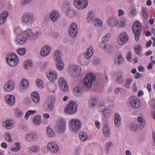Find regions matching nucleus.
<instances>
[{
	"label": "nucleus",
	"mask_w": 155,
	"mask_h": 155,
	"mask_svg": "<svg viewBox=\"0 0 155 155\" xmlns=\"http://www.w3.org/2000/svg\"><path fill=\"white\" fill-rule=\"evenodd\" d=\"M97 103V101L94 99H91L89 102V107L90 108H93L94 107Z\"/></svg>",
	"instance_id": "nucleus-48"
},
{
	"label": "nucleus",
	"mask_w": 155,
	"mask_h": 155,
	"mask_svg": "<svg viewBox=\"0 0 155 155\" xmlns=\"http://www.w3.org/2000/svg\"><path fill=\"white\" fill-rule=\"evenodd\" d=\"M96 19L94 13L91 11L88 13L86 18V21L88 23H93Z\"/></svg>",
	"instance_id": "nucleus-22"
},
{
	"label": "nucleus",
	"mask_w": 155,
	"mask_h": 155,
	"mask_svg": "<svg viewBox=\"0 0 155 155\" xmlns=\"http://www.w3.org/2000/svg\"><path fill=\"white\" fill-rule=\"evenodd\" d=\"M61 52L59 50H56L54 53V57L56 61L61 60Z\"/></svg>",
	"instance_id": "nucleus-32"
},
{
	"label": "nucleus",
	"mask_w": 155,
	"mask_h": 155,
	"mask_svg": "<svg viewBox=\"0 0 155 155\" xmlns=\"http://www.w3.org/2000/svg\"><path fill=\"white\" fill-rule=\"evenodd\" d=\"M30 149L31 151L34 152H36L39 150V147L38 146H34L31 147Z\"/></svg>",
	"instance_id": "nucleus-60"
},
{
	"label": "nucleus",
	"mask_w": 155,
	"mask_h": 155,
	"mask_svg": "<svg viewBox=\"0 0 155 155\" xmlns=\"http://www.w3.org/2000/svg\"><path fill=\"white\" fill-rule=\"evenodd\" d=\"M132 81V80L131 79L129 78L127 79L125 82V85H124V86L127 88H129L130 83Z\"/></svg>",
	"instance_id": "nucleus-58"
},
{
	"label": "nucleus",
	"mask_w": 155,
	"mask_h": 155,
	"mask_svg": "<svg viewBox=\"0 0 155 155\" xmlns=\"http://www.w3.org/2000/svg\"><path fill=\"white\" fill-rule=\"evenodd\" d=\"M15 144L16 146L15 147H12L11 148V150L12 151L17 152L20 149V143L19 142L15 143Z\"/></svg>",
	"instance_id": "nucleus-49"
},
{
	"label": "nucleus",
	"mask_w": 155,
	"mask_h": 155,
	"mask_svg": "<svg viewBox=\"0 0 155 155\" xmlns=\"http://www.w3.org/2000/svg\"><path fill=\"white\" fill-rule=\"evenodd\" d=\"M61 7L62 9L66 12L71 8V5L68 1H66L63 3Z\"/></svg>",
	"instance_id": "nucleus-30"
},
{
	"label": "nucleus",
	"mask_w": 155,
	"mask_h": 155,
	"mask_svg": "<svg viewBox=\"0 0 155 155\" xmlns=\"http://www.w3.org/2000/svg\"><path fill=\"white\" fill-rule=\"evenodd\" d=\"M139 27L140 28H142L141 24L140 22L138 21H136L133 24L132 27L133 31H134L135 28L137 27Z\"/></svg>",
	"instance_id": "nucleus-51"
},
{
	"label": "nucleus",
	"mask_w": 155,
	"mask_h": 155,
	"mask_svg": "<svg viewBox=\"0 0 155 155\" xmlns=\"http://www.w3.org/2000/svg\"><path fill=\"white\" fill-rule=\"evenodd\" d=\"M150 104L153 107V118L155 119V100H152L150 102Z\"/></svg>",
	"instance_id": "nucleus-55"
},
{
	"label": "nucleus",
	"mask_w": 155,
	"mask_h": 155,
	"mask_svg": "<svg viewBox=\"0 0 155 155\" xmlns=\"http://www.w3.org/2000/svg\"><path fill=\"white\" fill-rule=\"evenodd\" d=\"M34 20V15L31 13L27 12L22 15L21 20L22 23L29 24L32 22Z\"/></svg>",
	"instance_id": "nucleus-6"
},
{
	"label": "nucleus",
	"mask_w": 155,
	"mask_h": 155,
	"mask_svg": "<svg viewBox=\"0 0 155 155\" xmlns=\"http://www.w3.org/2000/svg\"><path fill=\"white\" fill-rule=\"evenodd\" d=\"M93 49L92 47H90L84 54V57L87 59L90 58L93 54Z\"/></svg>",
	"instance_id": "nucleus-27"
},
{
	"label": "nucleus",
	"mask_w": 155,
	"mask_h": 155,
	"mask_svg": "<svg viewBox=\"0 0 155 155\" xmlns=\"http://www.w3.org/2000/svg\"><path fill=\"white\" fill-rule=\"evenodd\" d=\"M86 58L85 57H84L83 55H81L78 58V60L81 63L84 64L85 63Z\"/></svg>",
	"instance_id": "nucleus-63"
},
{
	"label": "nucleus",
	"mask_w": 155,
	"mask_h": 155,
	"mask_svg": "<svg viewBox=\"0 0 155 155\" xmlns=\"http://www.w3.org/2000/svg\"><path fill=\"white\" fill-rule=\"evenodd\" d=\"M3 125L5 128L10 129L14 125V121L11 120H7L3 123Z\"/></svg>",
	"instance_id": "nucleus-23"
},
{
	"label": "nucleus",
	"mask_w": 155,
	"mask_h": 155,
	"mask_svg": "<svg viewBox=\"0 0 155 155\" xmlns=\"http://www.w3.org/2000/svg\"><path fill=\"white\" fill-rule=\"evenodd\" d=\"M36 113V111L35 110H30L27 111L25 115V119H27L30 115L34 114Z\"/></svg>",
	"instance_id": "nucleus-46"
},
{
	"label": "nucleus",
	"mask_w": 155,
	"mask_h": 155,
	"mask_svg": "<svg viewBox=\"0 0 155 155\" xmlns=\"http://www.w3.org/2000/svg\"><path fill=\"white\" fill-rule=\"evenodd\" d=\"M29 82L26 79H23L21 82V85L24 88H26L28 86Z\"/></svg>",
	"instance_id": "nucleus-45"
},
{
	"label": "nucleus",
	"mask_w": 155,
	"mask_h": 155,
	"mask_svg": "<svg viewBox=\"0 0 155 155\" xmlns=\"http://www.w3.org/2000/svg\"><path fill=\"white\" fill-rule=\"evenodd\" d=\"M68 32L70 36L72 38H74L78 35V29L77 26L75 22H73L71 25Z\"/></svg>",
	"instance_id": "nucleus-8"
},
{
	"label": "nucleus",
	"mask_w": 155,
	"mask_h": 155,
	"mask_svg": "<svg viewBox=\"0 0 155 155\" xmlns=\"http://www.w3.org/2000/svg\"><path fill=\"white\" fill-rule=\"evenodd\" d=\"M7 61L8 65L12 67L16 66L19 62V60L16 54L12 53L7 58Z\"/></svg>",
	"instance_id": "nucleus-4"
},
{
	"label": "nucleus",
	"mask_w": 155,
	"mask_h": 155,
	"mask_svg": "<svg viewBox=\"0 0 155 155\" xmlns=\"http://www.w3.org/2000/svg\"><path fill=\"white\" fill-rule=\"evenodd\" d=\"M70 127L73 132L78 131L81 126V121L78 119H74L70 121Z\"/></svg>",
	"instance_id": "nucleus-3"
},
{
	"label": "nucleus",
	"mask_w": 155,
	"mask_h": 155,
	"mask_svg": "<svg viewBox=\"0 0 155 155\" xmlns=\"http://www.w3.org/2000/svg\"><path fill=\"white\" fill-rule=\"evenodd\" d=\"M130 128L132 131H135L138 128L140 129V125L137 123H132L130 125Z\"/></svg>",
	"instance_id": "nucleus-38"
},
{
	"label": "nucleus",
	"mask_w": 155,
	"mask_h": 155,
	"mask_svg": "<svg viewBox=\"0 0 155 155\" xmlns=\"http://www.w3.org/2000/svg\"><path fill=\"white\" fill-rule=\"evenodd\" d=\"M81 69V68L79 66L72 65L68 68L69 73L71 76L76 77L79 75Z\"/></svg>",
	"instance_id": "nucleus-5"
},
{
	"label": "nucleus",
	"mask_w": 155,
	"mask_h": 155,
	"mask_svg": "<svg viewBox=\"0 0 155 155\" xmlns=\"http://www.w3.org/2000/svg\"><path fill=\"white\" fill-rule=\"evenodd\" d=\"M94 25L96 26H100L102 25V22L101 21L98 19H96L93 22Z\"/></svg>",
	"instance_id": "nucleus-53"
},
{
	"label": "nucleus",
	"mask_w": 155,
	"mask_h": 155,
	"mask_svg": "<svg viewBox=\"0 0 155 155\" xmlns=\"http://www.w3.org/2000/svg\"><path fill=\"white\" fill-rule=\"evenodd\" d=\"M132 107L134 108H137L139 107L140 104L139 100L138 99H134L130 101Z\"/></svg>",
	"instance_id": "nucleus-25"
},
{
	"label": "nucleus",
	"mask_w": 155,
	"mask_h": 155,
	"mask_svg": "<svg viewBox=\"0 0 155 155\" xmlns=\"http://www.w3.org/2000/svg\"><path fill=\"white\" fill-rule=\"evenodd\" d=\"M26 41V38L22 34L18 35L16 36V41L17 44L19 45H22L24 44Z\"/></svg>",
	"instance_id": "nucleus-16"
},
{
	"label": "nucleus",
	"mask_w": 155,
	"mask_h": 155,
	"mask_svg": "<svg viewBox=\"0 0 155 155\" xmlns=\"http://www.w3.org/2000/svg\"><path fill=\"white\" fill-rule=\"evenodd\" d=\"M142 14L144 18L145 19H147V9L145 7H143L142 8Z\"/></svg>",
	"instance_id": "nucleus-54"
},
{
	"label": "nucleus",
	"mask_w": 155,
	"mask_h": 155,
	"mask_svg": "<svg viewBox=\"0 0 155 155\" xmlns=\"http://www.w3.org/2000/svg\"><path fill=\"white\" fill-rule=\"evenodd\" d=\"M79 137L81 139L82 141H85L87 138L86 134L82 132H81L79 134Z\"/></svg>",
	"instance_id": "nucleus-47"
},
{
	"label": "nucleus",
	"mask_w": 155,
	"mask_h": 155,
	"mask_svg": "<svg viewBox=\"0 0 155 155\" xmlns=\"http://www.w3.org/2000/svg\"><path fill=\"white\" fill-rule=\"evenodd\" d=\"M113 145L112 143L110 141H109L106 143L105 146V150L107 154L109 153L110 149Z\"/></svg>",
	"instance_id": "nucleus-43"
},
{
	"label": "nucleus",
	"mask_w": 155,
	"mask_h": 155,
	"mask_svg": "<svg viewBox=\"0 0 155 155\" xmlns=\"http://www.w3.org/2000/svg\"><path fill=\"white\" fill-rule=\"evenodd\" d=\"M5 100L7 103L10 106H13L15 104V97L13 95H7L5 97Z\"/></svg>",
	"instance_id": "nucleus-20"
},
{
	"label": "nucleus",
	"mask_w": 155,
	"mask_h": 155,
	"mask_svg": "<svg viewBox=\"0 0 155 155\" xmlns=\"http://www.w3.org/2000/svg\"><path fill=\"white\" fill-rule=\"evenodd\" d=\"M15 114L16 117H20L22 115V113L21 110L18 109H16L15 111Z\"/></svg>",
	"instance_id": "nucleus-61"
},
{
	"label": "nucleus",
	"mask_w": 155,
	"mask_h": 155,
	"mask_svg": "<svg viewBox=\"0 0 155 155\" xmlns=\"http://www.w3.org/2000/svg\"><path fill=\"white\" fill-rule=\"evenodd\" d=\"M32 99L33 101L37 103L40 101V97L39 94L36 91L32 93L31 94Z\"/></svg>",
	"instance_id": "nucleus-28"
},
{
	"label": "nucleus",
	"mask_w": 155,
	"mask_h": 155,
	"mask_svg": "<svg viewBox=\"0 0 155 155\" xmlns=\"http://www.w3.org/2000/svg\"><path fill=\"white\" fill-rule=\"evenodd\" d=\"M25 140L29 141H33L36 140L38 139V137L36 134H28L25 137Z\"/></svg>",
	"instance_id": "nucleus-24"
},
{
	"label": "nucleus",
	"mask_w": 155,
	"mask_h": 155,
	"mask_svg": "<svg viewBox=\"0 0 155 155\" xmlns=\"http://www.w3.org/2000/svg\"><path fill=\"white\" fill-rule=\"evenodd\" d=\"M82 88L81 87H76L74 88V93L75 95L79 96L82 93Z\"/></svg>",
	"instance_id": "nucleus-39"
},
{
	"label": "nucleus",
	"mask_w": 155,
	"mask_h": 155,
	"mask_svg": "<svg viewBox=\"0 0 155 155\" xmlns=\"http://www.w3.org/2000/svg\"><path fill=\"white\" fill-rule=\"evenodd\" d=\"M137 120L139 123L137 124L140 125V129L143 128L145 125L143 117L142 116L138 117L137 118Z\"/></svg>",
	"instance_id": "nucleus-31"
},
{
	"label": "nucleus",
	"mask_w": 155,
	"mask_h": 155,
	"mask_svg": "<svg viewBox=\"0 0 155 155\" xmlns=\"http://www.w3.org/2000/svg\"><path fill=\"white\" fill-rule=\"evenodd\" d=\"M42 81L40 79H38L36 81V84L38 87L40 88L43 87Z\"/></svg>",
	"instance_id": "nucleus-57"
},
{
	"label": "nucleus",
	"mask_w": 155,
	"mask_h": 155,
	"mask_svg": "<svg viewBox=\"0 0 155 155\" xmlns=\"http://www.w3.org/2000/svg\"><path fill=\"white\" fill-rule=\"evenodd\" d=\"M17 52L21 55H24L26 53V49L25 48H20L17 50Z\"/></svg>",
	"instance_id": "nucleus-52"
},
{
	"label": "nucleus",
	"mask_w": 155,
	"mask_h": 155,
	"mask_svg": "<svg viewBox=\"0 0 155 155\" xmlns=\"http://www.w3.org/2000/svg\"><path fill=\"white\" fill-rule=\"evenodd\" d=\"M15 83L12 80H9L4 86V88L6 91L9 92L14 88Z\"/></svg>",
	"instance_id": "nucleus-14"
},
{
	"label": "nucleus",
	"mask_w": 155,
	"mask_h": 155,
	"mask_svg": "<svg viewBox=\"0 0 155 155\" xmlns=\"http://www.w3.org/2000/svg\"><path fill=\"white\" fill-rule=\"evenodd\" d=\"M110 37V34H108L106 36L104 37L102 39V42L104 43L108 41Z\"/></svg>",
	"instance_id": "nucleus-62"
},
{
	"label": "nucleus",
	"mask_w": 155,
	"mask_h": 155,
	"mask_svg": "<svg viewBox=\"0 0 155 155\" xmlns=\"http://www.w3.org/2000/svg\"><path fill=\"white\" fill-rule=\"evenodd\" d=\"M141 28H140L139 27L135 28L134 31H133V33L135 34V39L136 41H138L139 40V38L140 36L141 32Z\"/></svg>",
	"instance_id": "nucleus-29"
},
{
	"label": "nucleus",
	"mask_w": 155,
	"mask_h": 155,
	"mask_svg": "<svg viewBox=\"0 0 155 155\" xmlns=\"http://www.w3.org/2000/svg\"><path fill=\"white\" fill-rule=\"evenodd\" d=\"M77 110V104L75 102L72 101L66 107L64 112L66 114H72Z\"/></svg>",
	"instance_id": "nucleus-2"
},
{
	"label": "nucleus",
	"mask_w": 155,
	"mask_h": 155,
	"mask_svg": "<svg viewBox=\"0 0 155 155\" xmlns=\"http://www.w3.org/2000/svg\"><path fill=\"white\" fill-rule=\"evenodd\" d=\"M103 132L104 135L106 137H108L110 134V129L107 123L104 124L103 129Z\"/></svg>",
	"instance_id": "nucleus-26"
},
{
	"label": "nucleus",
	"mask_w": 155,
	"mask_h": 155,
	"mask_svg": "<svg viewBox=\"0 0 155 155\" xmlns=\"http://www.w3.org/2000/svg\"><path fill=\"white\" fill-rule=\"evenodd\" d=\"M56 66L59 71H61L64 68V64L62 60L56 61Z\"/></svg>",
	"instance_id": "nucleus-37"
},
{
	"label": "nucleus",
	"mask_w": 155,
	"mask_h": 155,
	"mask_svg": "<svg viewBox=\"0 0 155 155\" xmlns=\"http://www.w3.org/2000/svg\"><path fill=\"white\" fill-rule=\"evenodd\" d=\"M118 20L114 18H110L108 20V24L111 26L116 27L117 24H118Z\"/></svg>",
	"instance_id": "nucleus-33"
},
{
	"label": "nucleus",
	"mask_w": 155,
	"mask_h": 155,
	"mask_svg": "<svg viewBox=\"0 0 155 155\" xmlns=\"http://www.w3.org/2000/svg\"><path fill=\"white\" fill-rule=\"evenodd\" d=\"M128 39L127 34L125 32H123L118 36V43L120 45H123L127 43Z\"/></svg>",
	"instance_id": "nucleus-11"
},
{
	"label": "nucleus",
	"mask_w": 155,
	"mask_h": 155,
	"mask_svg": "<svg viewBox=\"0 0 155 155\" xmlns=\"http://www.w3.org/2000/svg\"><path fill=\"white\" fill-rule=\"evenodd\" d=\"M101 111L102 112L104 116L106 118H107L110 115V111L107 109L103 108Z\"/></svg>",
	"instance_id": "nucleus-42"
},
{
	"label": "nucleus",
	"mask_w": 155,
	"mask_h": 155,
	"mask_svg": "<svg viewBox=\"0 0 155 155\" xmlns=\"http://www.w3.org/2000/svg\"><path fill=\"white\" fill-rule=\"evenodd\" d=\"M114 123L115 125L117 127H119L120 125V118L117 114H114Z\"/></svg>",
	"instance_id": "nucleus-35"
},
{
	"label": "nucleus",
	"mask_w": 155,
	"mask_h": 155,
	"mask_svg": "<svg viewBox=\"0 0 155 155\" xmlns=\"http://www.w3.org/2000/svg\"><path fill=\"white\" fill-rule=\"evenodd\" d=\"M96 80L95 75L92 73L87 74L84 80V86L85 87L90 88L92 86V83Z\"/></svg>",
	"instance_id": "nucleus-1"
},
{
	"label": "nucleus",
	"mask_w": 155,
	"mask_h": 155,
	"mask_svg": "<svg viewBox=\"0 0 155 155\" xmlns=\"http://www.w3.org/2000/svg\"><path fill=\"white\" fill-rule=\"evenodd\" d=\"M47 147L52 153H54L57 152L59 149V146L55 142H54L48 143L47 144Z\"/></svg>",
	"instance_id": "nucleus-13"
},
{
	"label": "nucleus",
	"mask_w": 155,
	"mask_h": 155,
	"mask_svg": "<svg viewBox=\"0 0 155 155\" xmlns=\"http://www.w3.org/2000/svg\"><path fill=\"white\" fill-rule=\"evenodd\" d=\"M65 12L67 15L70 18L74 17L76 15V12L74 10L71 9V8L66 11Z\"/></svg>",
	"instance_id": "nucleus-34"
},
{
	"label": "nucleus",
	"mask_w": 155,
	"mask_h": 155,
	"mask_svg": "<svg viewBox=\"0 0 155 155\" xmlns=\"http://www.w3.org/2000/svg\"><path fill=\"white\" fill-rule=\"evenodd\" d=\"M8 15V12L6 11L2 12L0 15V25H2L5 23Z\"/></svg>",
	"instance_id": "nucleus-21"
},
{
	"label": "nucleus",
	"mask_w": 155,
	"mask_h": 155,
	"mask_svg": "<svg viewBox=\"0 0 155 155\" xmlns=\"http://www.w3.org/2000/svg\"><path fill=\"white\" fill-rule=\"evenodd\" d=\"M5 139L10 143H12V140L11 138V135L9 133L7 134V135L5 136Z\"/></svg>",
	"instance_id": "nucleus-64"
},
{
	"label": "nucleus",
	"mask_w": 155,
	"mask_h": 155,
	"mask_svg": "<svg viewBox=\"0 0 155 155\" xmlns=\"http://www.w3.org/2000/svg\"><path fill=\"white\" fill-rule=\"evenodd\" d=\"M54 103L53 99H49L46 103L45 110L51 112L54 107Z\"/></svg>",
	"instance_id": "nucleus-15"
},
{
	"label": "nucleus",
	"mask_w": 155,
	"mask_h": 155,
	"mask_svg": "<svg viewBox=\"0 0 155 155\" xmlns=\"http://www.w3.org/2000/svg\"><path fill=\"white\" fill-rule=\"evenodd\" d=\"M124 58L122 55L119 54L116 57L115 60V62L116 64H120L124 61Z\"/></svg>",
	"instance_id": "nucleus-36"
},
{
	"label": "nucleus",
	"mask_w": 155,
	"mask_h": 155,
	"mask_svg": "<svg viewBox=\"0 0 155 155\" xmlns=\"http://www.w3.org/2000/svg\"><path fill=\"white\" fill-rule=\"evenodd\" d=\"M41 117L40 115H37L35 116L33 119V121L34 123L36 125L41 124Z\"/></svg>",
	"instance_id": "nucleus-40"
},
{
	"label": "nucleus",
	"mask_w": 155,
	"mask_h": 155,
	"mask_svg": "<svg viewBox=\"0 0 155 155\" xmlns=\"http://www.w3.org/2000/svg\"><path fill=\"white\" fill-rule=\"evenodd\" d=\"M116 81L119 84H122L124 81L123 76L122 74H118L116 78Z\"/></svg>",
	"instance_id": "nucleus-50"
},
{
	"label": "nucleus",
	"mask_w": 155,
	"mask_h": 155,
	"mask_svg": "<svg viewBox=\"0 0 155 155\" xmlns=\"http://www.w3.org/2000/svg\"><path fill=\"white\" fill-rule=\"evenodd\" d=\"M51 48L48 45L43 47L40 51V54L42 56L45 57L48 55L51 50Z\"/></svg>",
	"instance_id": "nucleus-17"
},
{
	"label": "nucleus",
	"mask_w": 155,
	"mask_h": 155,
	"mask_svg": "<svg viewBox=\"0 0 155 155\" xmlns=\"http://www.w3.org/2000/svg\"><path fill=\"white\" fill-rule=\"evenodd\" d=\"M88 4L87 0H75L74 1L75 6L80 10L85 8Z\"/></svg>",
	"instance_id": "nucleus-7"
},
{
	"label": "nucleus",
	"mask_w": 155,
	"mask_h": 155,
	"mask_svg": "<svg viewBox=\"0 0 155 155\" xmlns=\"http://www.w3.org/2000/svg\"><path fill=\"white\" fill-rule=\"evenodd\" d=\"M59 86L63 91H67L68 90V86L65 79L62 78H59L58 80Z\"/></svg>",
	"instance_id": "nucleus-10"
},
{
	"label": "nucleus",
	"mask_w": 155,
	"mask_h": 155,
	"mask_svg": "<svg viewBox=\"0 0 155 155\" xmlns=\"http://www.w3.org/2000/svg\"><path fill=\"white\" fill-rule=\"evenodd\" d=\"M105 51L107 53H110L113 50V48L111 45L107 44L104 46Z\"/></svg>",
	"instance_id": "nucleus-44"
},
{
	"label": "nucleus",
	"mask_w": 155,
	"mask_h": 155,
	"mask_svg": "<svg viewBox=\"0 0 155 155\" xmlns=\"http://www.w3.org/2000/svg\"><path fill=\"white\" fill-rule=\"evenodd\" d=\"M60 17V15L59 13L55 10L52 11L50 15V19L54 22L56 21Z\"/></svg>",
	"instance_id": "nucleus-19"
},
{
	"label": "nucleus",
	"mask_w": 155,
	"mask_h": 155,
	"mask_svg": "<svg viewBox=\"0 0 155 155\" xmlns=\"http://www.w3.org/2000/svg\"><path fill=\"white\" fill-rule=\"evenodd\" d=\"M57 76L58 74L55 71H50L47 74V77L49 81H54L57 79Z\"/></svg>",
	"instance_id": "nucleus-18"
},
{
	"label": "nucleus",
	"mask_w": 155,
	"mask_h": 155,
	"mask_svg": "<svg viewBox=\"0 0 155 155\" xmlns=\"http://www.w3.org/2000/svg\"><path fill=\"white\" fill-rule=\"evenodd\" d=\"M22 34L27 40V39L30 38L35 39L38 35L39 33L36 31L32 32L31 29H28Z\"/></svg>",
	"instance_id": "nucleus-12"
},
{
	"label": "nucleus",
	"mask_w": 155,
	"mask_h": 155,
	"mask_svg": "<svg viewBox=\"0 0 155 155\" xmlns=\"http://www.w3.org/2000/svg\"><path fill=\"white\" fill-rule=\"evenodd\" d=\"M141 46L140 45H138L134 47V50L137 54H139L140 51Z\"/></svg>",
	"instance_id": "nucleus-56"
},
{
	"label": "nucleus",
	"mask_w": 155,
	"mask_h": 155,
	"mask_svg": "<svg viewBox=\"0 0 155 155\" xmlns=\"http://www.w3.org/2000/svg\"><path fill=\"white\" fill-rule=\"evenodd\" d=\"M47 133L48 136L51 137H53L55 135V134L53 130L49 128L48 127Z\"/></svg>",
	"instance_id": "nucleus-41"
},
{
	"label": "nucleus",
	"mask_w": 155,
	"mask_h": 155,
	"mask_svg": "<svg viewBox=\"0 0 155 155\" xmlns=\"http://www.w3.org/2000/svg\"><path fill=\"white\" fill-rule=\"evenodd\" d=\"M56 131L59 133H63L65 129L66 124L64 120H59L55 127Z\"/></svg>",
	"instance_id": "nucleus-9"
},
{
	"label": "nucleus",
	"mask_w": 155,
	"mask_h": 155,
	"mask_svg": "<svg viewBox=\"0 0 155 155\" xmlns=\"http://www.w3.org/2000/svg\"><path fill=\"white\" fill-rule=\"evenodd\" d=\"M125 22L126 20L124 19L121 20L120 23H119V21H118V24H117L116 27L120 28L124 26Z\"/></svg>",
	"instance_id": "nucleus-59"
}]
</instances>
